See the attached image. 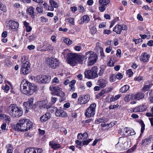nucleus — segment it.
<instances>
[{"mask_svg":"<svg viewBox=\"0 0 153 153\" xmlns=\"http://www.w3.org/2000/svg\"><path fill=\"white\" fill-rule=\"evenodd\" d=\"M3 89L7 91H8L10 89V87L7 85H5L3 87Z\"/></svg>","mask_w":153,"mask_h":153,"instance_id":"58","label":"nucleus"},{"mask_svg":"<svg viewBox=\"0 0 153 153\" xmlns=\"http://www.w3.org/2000/svg\"><path fill=\"white\" fill-rule=\"evenodd\" d=\"M33 98H29L27 102H24L23 105L24 106V109L25 110V113H27L29 111L30 109H34L36 108V105L33 104Z\"/></svg>","mask_w":153,"mask_h":153,"instance_id":"5","label":"nucleus"},{"mask_svg":"<svg viewBox=\"0 0 153 153\" xmlns=\"http://www.w3.org/2000/svg\"><path fill=\"white\" fill-rule=\"evenodd\" d=\"M55 115L57 117H67V114L66 112L57 109L55 111Z\"/></svg>","mask_w":153,"mask_h":153,"instance_id":"15","label":"nucleus"},{"mask_svg":"<svg viewBox=\"0 0 153 153\" xmlns=\"http://www.w3.org/2000/svg\"><path fill=\"white\" fill-rule=\"evenodd\" d=\"M91 139H90L89 140H84L82 142V146L87 145L92 140Z\"/></svg>","mask_w":153,"mask_h":153,"instance_id":"45","label":"nucleus"},{"mask_svg":"<svg viewBox=\"0 0 153 153\" xmlns=\"http://www.w3.org/2000/svg\"><path fill=\"white\" fill-rule=\"evenodd\" d=\"M50 117V113H46L40 117V120L42 122H45Z\"/></svg>","mask_w":153,"mask_h":153,"instance_id":"19","label":"nucleus"},{"mask_svg":"<svg viewBox=\"0 0 153 153\" xmlns=\"http://www.w3.org/2000/svg\"><path fill=\"white\" fill-rule=\"evenodd\" d=\"M82 19L83 20V21H82V22H83V23H87L90 20L89 16L86 15L84 16L82 18H81V19L82 20Z\"/></svg>","mask_w":153,"mask_h":153,"instance_id":"31","label":"nucleus"},{"mask_svg":"<svg viewBox=\"0 0 153 153\" xmlns=\"http://www.w3.org/2000/svg\"><path fill=\"white\" fill-rule=\"evenodd\" d=\"M36 85L25 79L23 80L20 86V89L23 94L30 95L37 90Z\"/></svg>","mask_w":153,"mask_h":153,"instance_id":"1","label":"nucleus"},{"mask_svg":"<svg viewBox=\"0 0 153 153\" xmlns=\"http://www.w3.org/2000/svg\"><path fill=\"white\" fill-rule=\"evenodd\" d=\"M51 106V105H47L46 104H45L40 106V107L41 108H43L47 109L50 108Z\"/></svg>","mask_w":153,"mask_h":153,"instance_id":"46","label":"nucleus"},{"mask_svg":"<svg viewBox=\"0 0 153 153\" xmlns=\"http://www.w3.org/2000/svg\"><path fill=\"white\" fill-rule=\"evenodd\" d=\"M91 55V56L88 59V65H92L97 61V54L94 52V53Z\"/></svg>","mask_w":153,"mask_h":153,"instance_id":"14","label":"nucleus"},{"mask_svg":"<svg viewBox=\"0 0 153 153\" xmlns=\"http://www.w3.org/2000/svg\"><path fill=\"white\" fill-rule=\"evenodd\" d=\"M75 50L77 51H79L81 49V47L79 46H76L74 47Z\"/></svg>","mask_w":153,"mask_h":153,"instance_id":"60","label":"nucleus"},{"mask_svg":"<svg viewBox=\"0 0 153 153\" xmlns=\"http://www.w3.org/2000/svg\"><path fill=\"white\" fill-rule=\"evenodd\" d=\"M51 76H49L44 75L42 76V81L41 83H48L51 80Z\"/></svg>","mask_w":153,"mask_h":153,"instance_id":"23","label":"nucleus"},{"mask_svg":"<svg viewBox=\"0 0 153 153\" xmlns=\"http://www.w3.org/2000/svg\"><path fill=\"white\" fill-rule=\"evenodd\" d=\"M143 78L141 76L136 77L134 78V80L139 82Z\"/></svg>","mask_w":153,"mask_h":153,"instance_id":"59","label":"nucleus"},{"mask_svg":"<svg viewBox=\"0 0 153 153\" xmlns=\"http://www.w3.org/2000/svg\"><path fill=\"white\" fill-rule=\"evenodd\" d=\"M34 10L35 8L32 7H30L27 10V12L33 19L34 18L35 15Z\"/></svg>","mask_w":153,"mask_h":153,"instance_id":"21","label":"nucleus"},{"mask_svg":"<svg viewBox=\"0 0 153 153\" xmlns=\"http://www.w3.org/2000/svg\"><path fill=\"white\" fill-rule=\"evenodd\" d=\"M22 65L25 64L27 62H29L26 59V57L25 56H23L22 57Z\"/></svg>","mask_w":153,"mask_h":153,"instance_id":"39","label":"nucleus"},{"mask_svg":"<svg viewBox=\"0 0 153 153\" xmlns=\"http://www.w3.org/2000/svg\"><path fill=\"white\" fill-rule=\"evenodd\" d=\"M33 123L28 119H23L19 120L16 126V129L21 131H27L32 128Z\"/></svg>","mask_w":153,"mask_h":153,"instance_id":"3","label":"nucleus"},{"mask_svg":"<svg viewBox=\"0 0 153 153\" xmlns=\"http://www.w3.org/2000/svg\"><path fill=\"white\" fill-rule=\"evenodd\" d=\"M107 121V120L105 118H99L96 120L95 123V124H98L100 123L103 122L105 123Z\"/></svg>","mask_w":153,"mask_h":153,"instance_id":"30","label":"nucleus"},{"mask_svg":"<svg viewBox=\"0 0 153 153\" xmlns=\"http://www.w3.org/2000/svg\"><path fill=\"white\" fill-rule=\"evenodd\" d=\"M127 73L129 75L130 77L133 74V72L131 69L128 70L127 71Z\"/></svg>","mask_w":153,"mask_h":153,"instance_id":"61","label":"nucleus"},{"mask_svg":"<svg viewBox=\"0 0 153 153\" xmlns=\"http://www.w3.org/2000/svg\"><path fill=\"white\" fill-rule=\"evenodd\" d=\"M113 89V88L112 87H110L108 88H107L105 89V92L108 93L110 91H111Z\"/></svg>","mask_w":153,"mask_h":153,"instance_id":"51","label":"nucleus"},{"mask_svg":"<svg viewBox=\"0 0 153 153\" xmlns=\"http://www.w3.org/2000/svg\"><path fill=\"white\" fill-rule=\"evenodd\" d=\"M30 64L29 62H27L25 64L22 65L21 72L25 75L27 74L30 72Z\"/></svg>","mask_w":153,"mask_h":153,"instance_id":"11","label":"nucleus"},{"mask_svg":"<svg viewBox=\"0 0 153 153\" xmlns=\"http://www.w3.org/2000/svg\"><path fill=\"white\" fill-rule=\"evenodd\" d=\"M144 94L142 92H140L135 95H133V100H139L143 98L144 97Z\"/></svg>","mask_w":153,"mask_h":153,"instance_id":"18","label":"nucleus"},{"mask_svg":"<svg viewBox=\"0 0 153 153\" xmlns=\"http://www.w3.org/2000/svg\"><path fill=\"white\" fill-rule=\"evenodd\" d=\"M90 99L88 95H85L83 97L82 96L79 97L78 99V102L80 104H84L88 102Z\"/></svg>","mask_w":153,"mask_h":153,"instance_id":"13","label":"nucleus"},{"mask_svg":"<svg viewBox=\"0 0 153 153\" xmlns=\"http://www.w3.org/2000/svg\"><path fill=\"white\" fill-rule=\"evenodd\" d=\"M88 137V134L87 133H84L83 134H78L77 135V138L79 140L82 139H86Z\"/></svg>","mask_w":153,"mask_h":153,"instance_id":"27","label":"nucleus"},{"mask_svg":"<svg viewBox=\"0 0 153 153\" xmlns=\"http://www.w3.org/2000/svg\"><path fill=\"white\" fill-rule=\"evenodd\" d=\"M147 45L150 46H152L153 45V41L152 40L149 41L147 43Z\"/></svg>","mask_w":153,"mask_h":153,"instance_id":"64","label":"nucleus"},{"mask_svg":"<svg viewBox=\"0 0 153 153\" xmlns=\"http://www.w3.org/2000/svg\"><path fill=\"white\" fill-rule=\"evenodd\" d=\"M36 150L35 148H28L25 151L24 153H37Z\"/></svg>","mask_w":153,"mask_h":153,"instance_id":"25","label":"nucleus"},{"mask_svg":"<svg viewBox=\"0 0 153 153\" xmlns=\"http://www.w3.org/2000/svg\"><path fill=\"white\" fill-rule=\"evenodd\" d=\"M49 3L54 8H57L58 7L57 3L53 0H50Z\"/></svg>","mask_w":153,"mask_h":153,"instance_id":"32","label":"nucleus"},{"mask_svg":"<svg viewBox=\"0 0 153 153\" xmlns=\"http://www.w3.org/2000/svg\"><path fill=\"white\" fill-rule=\"evenodd\" d=\"M105 93V91L104 90H102L98 94L96 95L97 98H99L101 96H102Z\"/></svg>","mask_w":153,"mask_h":153,"instance_id":"41","label":"nucleus"},{"mask_svg":"<svg viewBox=\"0 0 153 153\" xmlns=\"http://www.w3.org/2000/svg\"><path fill=\"white\" fill-rule=\"evenodd\" d=\"M129 86L128 85H126L121 88L120 90V91L122 93L126 92L129 89Z\"/></svg>","mask_w":153,"mask_h":153,"instance_id":"26","label":"nucleus"},{"mask_svg":"<svg viewBox=\"0 0 153 153\" xmlns=\"http://www.w3.org/2000/svg\"><path fill=\"white\" fill-rule=\"evenodd\" d=\"M76 83V80H74L70 82L69 86L70 87H74V86Z\"/></svg>","mask_w":153,"mask_h":153,"instance_id":"52","label":"nucleus"},{"mask_svg":"<svg viewBox=\"0 0 153 153\" xmlns=\"http://www.w3.org/2000/svg\"><path fill=\"white\" fill-rule=\"evenodd\" d=\"M126 138L125 137H121L119 138V141L117 144L119 143H121L122 144H127V143H126Z\"/></svg>","mask_w":153,"mask_h":153,"instance_id":"28","label":"nucleus"},{"mask_svg":"<svg viewBox=\"0 0 153 153\" xmlns=\"http://www.w3.org/2000/svg\"><path fill=\"white\" fill-rule=\"evenodd\" d=\"M0 9L4 11H5L7 10L6 8V6L2 4L1 6V7Z\"/></svg>","mask_w":153,"mask_h":153,"instance_id":"57","label":"nucleus"},{"mask_svg":"<svg viewBox=\"0 0 153 153\" xmlns=\"http://www.w3.org/2000/svg\"><path fill=\"white\" fill-rule=\"evenodd\" d=\"M133 95L129 94L126 95L125 97L124 100L126 102H129L131 99L133 100Z\"/></svg>","mask_w":153,"mask_h":153,"instance_id":"34","label":"nucleus"},{"mask_svg":"<svg viewBox=\"0 0 153 153\" xmlns=\"http://www.w3.org/2000/svg\"><path fill=\"white\" fill-rule=\"evenodd\" d=\"M127 27L124 25H117L113 29V31L117 34H120L122 30H127Z\"/></svg>","mask_w":153,"mask_h":153,"instance_id":"10","label":"nucleus"},{"mask_svg":"<svg viewBox=\"0 0 153 153\" xmlns=\"http://www.w3.org/2000/svg\"><path fill=\"white\" fill-rule=\"evenodd\" d=\"M95 69L92 67L91 70L85 71L84 72L85 77L88 79H94L97 78Z\"/></svg>","mask_w":153,"mask_h":153,"instance_id":"7","label":"nucleus"},{"mask_svg":"<svg viewBox=\"0 0 153 153\" xmlns=\"http://www.w3.org/2000/svg\"><path fill=\"white\" fill-rule=\"evenodd\" d=\"M109 0H99V3L100 6L99 7V10L101 12H103L105 9V7L110 3Z\"/></svg>","mask_w":153,"mask_h":153,"instance_id":"12","label":"nucleus"},{"mask_svg":"<svg viewBox=\"0 0 153 153\" xmlns=\"http://www.w3.org/2000/svg\"><path fill=\"white\" fill-rule=\"evenodd\" d=\"M0 117L1 119H3L4 118H6L5 120H7V121H10V117L9 116L6 115V114H3L1 110H0Z\"/></svg>","mask_w":153,"mask_h":153,"instance_id":"29","label":"nucleus"},{"mask_svg":"<svg viewBox=\"0 0 153 153\" xmlns=\"http://www.w3.org/2000/svg\"><path fill=\"white\" fill-rule=\"evenodd\" d=\"M49 145L51 146L52 149H56L60 148L61 146L59 144H57L55 143H51V142L49 143Z\"/></svg>","mask_w":153,"mask_h":153,"instance_id":"24","label":"nucleus"},{"mask_svg":"<svg viewBox=\"0 0 153 153\" xmlns=\"http://www.w3.org/2000/svg\"><path fill=\"white\" fill-rule=\"evenodd\" d=\"M26 32H28L31 31L32 30V28L30 26H29L26 27Z\"/></svg>","mask_w":153,"mask_h":153,"instance_id":"63","label":"nucleus"},{"mask_svg":"<svg viewBox=\"0 0 153 153\" xmlns=\"http://www.w3.org/2000/svg\"><path fill=\"white\" fill-rule=\"evenodd\" d=\"M116 79L115 75V74H113L110 76L109 80L111 82H113L115 81Z\"/></svg>","mask_w":153,"mask_h":153,"instance_id":"40","label":"nucleus"},{"mask_svg":"<svg viewBox=\"0 0 153 153\" xmlns=\"http://www.w3.org/2000/svg\"><path fill=\"white\" fill-rule=\"evenodd\" d=\"M48 65L52 69H55L59 66V61L56 59L51 57L49 59Z\"/></svg>","mask_w":153,"mask_h":153,"instance_id":"8","label":"nucleus"},{"mask_svg":"<svg viewBox=\"0 0 153 153\" xmlns=\"http://www.w3.org/2000/svg\"><path fill=\"white\" fill-rule=\"evenodd\" d=\"M141 134H140V135H141V134L143 133V132L145 129V125L143 121L141 122Z\"/></svg>","mask_w":153,"mask_h":153,"instance_id":"44","label":"nucleus"},{"mask_svg":"<svg viewBox=\"0 0 153 153\" xmlns=\"http://www.w3.org/2000/svg\"><path fill=\"white\" fill-rule=\"evenodd\" d=\"M44 46H46L47 50H51L53 49V47L50 43H47Z\"/></svg>","mask_w":153,"mask_h":153,"instance_id":"38","label":"nucleus"},{"mask_svg":"<svg viewBox=\"0 0 153 153\" xmlns=\"http://www.w3.org/2000/svg\"><path fill=\"white\" fill-rule=\"evenodd\" d=\"M57 100V98H56L55 97H52L51 105H52L54 104Z\"/></svg>","mask_w":153,"mask_h":153,"instance_id":"54","label":"nucleus"},{"mask_svg":"<svg viewBox=\"0 0 153 153\" xmlns=\"http://www.w3.org/2000/svg\"><path fill=\"white\" fill-rule=\"evenodd\" d=\"M138 107L140 112H142L143 111H145L146 109V107L145 105H141Z\"/></svg>","mask_w":153,"mask_h":153,"instance_id":"42","label":"nucleus"},{"mask_svg":"<svg viewBox=\"0 0 153 153\" xmlns=\"http://www.w3.org/2000/svg\"><path fill=\"white\" fill-rule=\"evenodd\" d=\"M68 63L72 66H75L77 61L82 64L85 59L84 56L78 55L76 53H69L68 54Z\"/></svg>","mask_w":153,"mask_h":153,"instance_id":"2","label":"nucleus"},{"mask_svg":"<svg viewBox=\"0 0 153 153\" xmlns=\"http://www.w3.org/2000/svg\"><path fill=\"white\" fill-rule=\"evenodd\" d=\"M153 85L152 84H149L148 85H144L142 89V91H146L149 90V89Z\"/></svg>","mask_w":153,"mask_h":153,"instance_id":"35","label":"nucleus"},{"mask_svg":"<svg viewBox=\"0 0 153 153\" xmlns=\"http://www.w3.org/2000/svg\"><path fill=\"white\" fill-rule=\"evenodd\" d=\"M36 10L39 13H42L43 11L42 8H40L39 7H37Z\"/></svg>","mask_w":153,"mask_h":153,"instance_id":"50","label":"nucleus"},{"mask_svg":"<svg viewBox=\"0 0 153 153\" xmlns=\"http://www.w3.org/2000/svg\"><path fill=\"white\" fill-rule=\"evenodd\" d=\"M149 140V139H146L144 140H143L142 141L141 145H145L148 144V141Z\"/></svg>","mask_w":153,"mask_h":153,"instance_id":"48","label":"nucleus"},{"mask_svg":"<svg viewBox=\"0 0 153 153\" xmlns=\"http://www.w3.org/2000/svg\"><path fill=\"white\" fill-rule=\"evenodd\" d=\"M93 67L95 70L96 72L95 73L97 75V78L99 76H101L102 75L104 71V68L101 67L98 68L96 66H94Z\"/></svg>","mask_w":153,"mask_h":153,"instance_id":"16","label":"nucleus"},{"mask_svg":"<svg viewBox=\"0 0 153 153\" xmlns=\"http://www.w3.org/2000/svg\"><path fill=\"white\" fill-rule=\"evenodd\" d=\"M97 30L95 28V27H92L90 30V31L91 32V33L93 34H94L97 32Z\"/></svg>","mask_w":153,"mask_h":153,"instance_id":"49","label":"nucleus"},{"mask_svg":"<svg viewBox=\"0 0 153 153\" xmlns=\"http://www.w3.org/2000/svg\"><path fill=\"white\" fill-rule=\"evenodd\" d=\"M64 42L68 45H71L73 43V42L72 40L68 38L65 39H64Z\"/></svg>","mask_w":153,"mask_h":153,"instance_id":"37","label":"nucleus"},{"mask_svg":"<svg viewBox=\"0 0 153 153\" xmlns=\"http://www.w3.org/2000/svg\"><path fill=\"white\" fill-rule=\"evenodd\" d=\"M119 106V105L117 104L116 105H111L109 106V108L110 109H114L115 108H117Z\"/></svg>","mask_w":153,"mask_h":153,"instance_id":"53","label":"nucleus"},{"mask_svg":"<svg viewBox=\"0 0 153 153\" xmlns=\"http://www.w3.org/2000/svg\"><path fill=\"white\" fill-rule=\"evenodd\" d=\"M50 89L51 91H53V92L52 93V94L54 93L56 95L60 97L64 96V93L62 91V89L58 87L53 86L51 87V86Z\"/></svg>","mask_w":153,"mask_h":153,"instance_id":"9","label":"nucleus"},{"mask_svg":"<svg viewBox=\"0 0 153 153\" xmlns=\"http://www.w3.org/2000/svg\"><path fill=\"white\" fill-rule=\"evenodd\" d=\"M107 82V81L105 79H100L98 80L97 85L100 86L101 88H103L105 87Z\"/></svg>","mask_w":153,"mask_h":153,"instance_id":"17","label":"nucleus"},{"mask_svg":"<svg viewBox=\"0 0 153 153\" xmlns=\"http://www.w3.org/2000/svg\"><path fill=\"white\" fill-rule=\"evenodd\" d=\"M24 136L26 137H30L32 136V134L30 133H26L25 134Z\"/></svg>","mask_w":153,"mask_h":153,"instance_id":"55","label":"nucleus"},{"mask_svg":"<svg viewBox=\"0 0 153 153\" xmlns=\"http://www.w3.org/2000/svg\"><path fill=\"white\" fill-rule=\"evenodd\" d=\"M42 76L39 75L34 77V80L36 82H39L41 83V82L42 81Z\"/></svg>","mask_w":153,"mask_h":153,"instance_id":"33","label":"nucleus"},{"mask_svg":"<svg viewBox=\"0 0 153 153\" xmlns=\"http://www.w3.org/2000/svg\"><path fill=\"white\" fill-rule=\"evenodd\" d=\"M10 28L11 29H15L17 28L19 26L18 22L10 21L9 22Z\"/></svg>","mask_w":153,"mask_h":153,"instance_id":"20","label":"nucleus"},{"mask_svg":"<svg viewBox=\"0 0 153 153\" xmlns=\"http://www.w3.org/2000/svg\"><path fill=\"white\" fill-rule=\"evenodd\" d=\"M93 51H90L86 53L85 56H84L85 57V59H86L87 58H89L91 56V55L94 53Z\"/></svg>","mask_w":153,"mask_h":153,"instance_id":"36","label":"nucleus"},{"mask_svg":"<svg viewBox=\"0 0 153 153\" xmlns=\"http://www.w3.org/2000/svg\"><path fill=\"white\" fill-rule=\"evenodd\" d=\"M96 105L94 103L91 104L89 107L88 108L85 112V115L86 117H93L95 113V109Z\"/></svg>","mask_w":153,"mask_h":153,"instance_id":"6","label":"nucleus"},{"mask_svg":"<svg viewBox=\"0 0 153 153\" xmlns=\"http://www.w3.org/2000/svg\"><path fill=\"white\" fill-rule=\"evenodd\" d=\"M111 32L110 30H105L103 31L104 34H109L111 33Z\"/></svg>","mask_w":153,"mask_h":153,"instance_id":"62","label":"nucleus"},{"mask_svg":"<svg viewBox=\"0 0 153 153\" xmlns=\"http://www.w3.org/2000/svg\"><path fill=\"white\" fill-rule=\"evenodd\" d=\"M68 21V22L71 24L73 25H74V19L73 18H72L71 17H69L67 19H66Z\"/></svg>","mask_w":153,"mask_h":153,"instance_id":"47","label":"nucleus"},{"mask_svg":"<svg viewBox=\"0 0 153 153\" xmlns=\"http://www.w3.org/2000/svg\"><path fill=\"white\" fill-rule=\"evenodd\" d=\"M7 113L13 117H19L23 115V110L20 107L12 104L7 108Z\"/></svg>","mask_w":153,"mask_h":153,"instance_id":"4","label":"nucleus"},{"mask_svg":"<svg viewBox=\"0 0 153 153\" xmlns=\"http://www.w3.org/2000/svg\"><path fill=\"white\" fill-rule=\"evenodd\" d=\"M112 49V48L111 47L109 46L105 50L106 52L107 53L110 52Z\"/></svg>","mask_w":153,"mask_h":153,"instance_id":"56","label":"nucleus"},{"mask_svg":"<svg viewBox=\"0 0 153 153\" xmlns=\"http://www.w3.org/2000/svg\"><path fill=\"white\" fill-rule=\"evenodd\" d=\"M116 78L120 80L123 77V75L120 73L118 72L115 75Z\"/></svg>","mask_w":153,"mask_h":153,"instance_id":"43","label":"nucleus"},{"mask_svg":"<svg viewBox=\"0 0 153 153\" xmlns=\"http://www.w3.org/2000/svg\"><path fill=\"white\" fill-rule=\"evenodd\" d=\"M149 56L146 53H142V55L140 57V59L141 61L144 62H147L149 61Z\"/></svg>","mask_w":153,"mask_h":153,"instance_id":"22","label":"nucleus"}]
</instances>
